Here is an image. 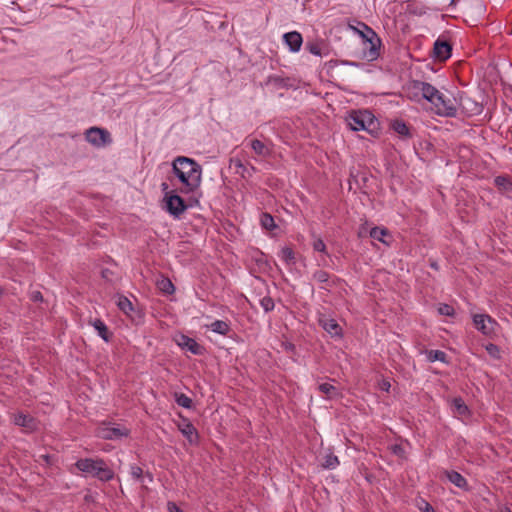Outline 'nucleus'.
Wrapping results in <instances>:
<instances>
[{"instance_id":"6e6552de","label":"nucleus","mask_w":512,"mask_h":512,"mask_svg":"<svg viewBox=\"0 0 512 512\" xmlns=\"http://www.w3.org/2000/svg\"><path fill=\"white\" fill-rule=\"evenodd\" d=\"M457 111L460 110L466 116L476 115L481 111V107L477 102L467 97L463 93H458Z\"/></svg>"},{"instance_id":"a18cd8bd","label":"nucleus","mask_w":512,"mask_h":512,"mask_svg":"<svg viewBox=\"0 0 512 512\" xmlns=\"http://www.w3.org/2000/svg\"><path fill=\"white\" fill-rule=\"evenodd\" d=\"M161 186H162V190H163V191H166V190L168 189V185H167V183H162V185H161Z\"/></svg>"},{"instance_id":"39448f33","label":"nucleus","mask_w":512,"mask_h":512,"mask_svg":"<svg viewBox=\"0 0 512 512\" xmlns=\"http://www.w3.org/2000/svg\"><path fill=\"white\" fill-rule=\"evenodd\" d=\"M360 28H355L359 35L368 45V50L365 51V57L369 60H375L379 56L380 38L377 34L365 23H359Z\"/></svg>"},{"instance_id":"a19ab883","label":"nucleus","mask_w":512,"mask_h":512,"mask_svg":"<svg viewBox=\"0 0 512 512\" xmlns=\"http://www.w3.org/2000/svg\"><path fill=\"white\" fill-rule=\"evenodd\" d=\"M418 508L422 511V512H435L434 508L432 507L431 504H429L427 501L421 499L419 502H418Z\"/></svg>"},{"instance_id":"412c9836","label":"nucleus","mask_w":512,"mask_h":512,"mask_svg":"<svg viewBox=\"0 0 512 512\" xmlns=\"http://www.w3.org/2000/svg\"><path fill=\"white\" fill-rule=\"evenodd\" d=\"M209 328L211 331L220 334V335H227L230 331V326L227 322L222 320H216L213 323L210 324Z\"/></svg>"},{"instance_id":"49530a36","label":"nucleus","mask_w":512,"mask_h":512,"mask_svg":"<svg viewBox=\"0 0 512 512\" xmlns=\"http://www.w3.org/2000/svg\"><path fill=\"white\" fill-rule=\"evenodd\" d=\"M42 457L44 458V461L49 462L50 457L48 455H43Z\"/></svg>"},{"instance_id":"0eeeda50","label":"nucleus","mask_w":512,"mask_h":512,"mask_svg":"<svg viewBox=\"0 0 512 512\" xmlns=\"http://www.w3.org/2000/svg\"><path fill=\"white\" fill-rule=\"evenodd\" d=\"M86 140L96 147H104L112 143L111 134L104 128L91 127L85 133Z\"/></svg>"},{"instance_id":"c03bdc74","label":"nucleus","mask_w":512,"mask_h":512,"mask_svg":"<svg viewBox=\"0 0 512 512\" xmlns=\"http://www.w3.org/2000/svg\"><path fill=\"white\" fill-rule=\"evenodd\" d=\"M391 385L389 383V381L387 380H383L382 383H381V389L384 390V391H389Z\"/></svg>"},{"instance_id":"a878e982","label":"nucleus","mask_w":512,"mask_h":512,"mask_svg":"<svg viewBox=\"0 0 512 512\" xmlns=\"http://www.w3.org/2000/svg\"><path fill=\"white\" fill-rule=\"evenodd\" d=\"M318 389L321 393L325 394L330 399L340 395L338 389L329 383L320 384Z\"/></svg>"},{"instance_id":"5701e85b","label":"nucleus","mask_w":512,"mask_h":512,"mask_svg":"<svg viewBox=\"0 0 512 512\" xmlns=\"http://www.w3.org/2000/svg\"><path fill=\"white\" fill-rule=\"evenodd\" d=\"M452 410L455 414H457L459 416H464V415L468 414V411H469L467 405L459 397L454 398L452 400Z\"/></svg>"},{"instance_id":"393cba45","label":"nucleus","mask_w":512,"mask_h":512,"mask_svg":"<svg viewBox=\"0 0 512 512\" xmlns=\"http://www.w3.org/2000/svg\"><path fill=\"white\" fill-rule=\"evenodd\" d=\"M339 465V459L332 452L327 453L324 456L321 466L324 469H335Z\"/></svg>"},{"instance_id":"37998d69","label":"nucleus","mask_w":512,"mask_h":512,"mask_svg":"<svg viewBox=\"0 0 512 512\" xmlns=\"http://www.w3.org/2000/svg\"><path fill=\"white\" fill-rule=\"evenodd\" d=\"M31 298L33 301H41L43 299L41 292L35 291L31 294Z\"/></svg>"},{"instance_id":"c9c22d12","label":"nucleus","mask_w":512,"mask_h":512,"mask_svg":"<svg viewBox=\"0 0 512 512\" xmlns=\"http://www.w3.org/2000/svg\"><path fill=\"white\" fill-rule=\"evenodd\" d=\"M159 288L167 294H172L175 290L173 283L167 278L159 282Z\"/></svg>"},{"instance_id":"7c9ffc66","label":"nucleus","mask_w":512,"mask_h":512,"mask_svg":"<svg viewBox=\"0 0 512 512\" xmlns=\"http://www.w3.org/2000/svg\"><path fill=\"white\" fill-rule=\"evenodd\" d=\"M281 259L288 265L295 263V253L289 247H284L280 254Z\"/></svg>"},{"instance_id":"6ab92c4d","label":"nucleus","mask_w":512,"mask_h":512,"mask_svg":"<svg viewBox=\"0 0 512 512\" xmlns=\"http://www.w3.org/2000/svg\"><path fill=\"white\" fill-rule=\"evenodd\" d=\"M92 325L95 328V330L98 332V335L105 342H109L111 334L109 333L108 327L106 326V324L102 320L96 319V320H94Z\"/></svg>"},{"instance_id":"aec40b11","label":"nucleus","mask_w":512,"mask_h":512,"mask_svg":"<svg viewBox=\"0 0 512 512\" xmlns=\"http://www.w3.org/2000/svg\"><path fill=\"white\" fill-rule=\"evenodd\" d=\"M130 475L132 476V478H134L135 480L140 481V482H144V478H148L149 482L153 481L152 474L147 472L144 475L142 468L137 465H132L130 467Z\"/></svg>"},{"instance_id":"20e7f679","label":"nucleus","mask_w":512,"mask_h":512,"mask_svg":"<svg viewBox=\"0 0 512 512\" xmlns=\"http://www.w3.org/2000/svg\"><path fill=\"white\" fill-rule=\"evenodd\" d=\"M346 120L348 126L353 131H367L373 133L378 126V121L368 110L352 111Z\"/></svg>"},{"instance_id":"9b49d317","label":"nucleus","mask_w":512,"mask_h":512,"mask_svg":"<svg viewBox=\"0 0 512 512\" xmlns=\"http://www.w3.org/2000/svg\"><path fill=\"white\" fill-rule=\"evenodd\" d=\"M475 327L485 335H490L494 331L496 322L486 314H476L473 317Z\"/></svg>"},{"instance_id":"58836bf2","label":"nucleus","mask_w":512,"mask_h":512,"mask_svg":"<svg viewBox=\"0 0 512 512\" xmlns=\"http://www.w3.org/2000/svg\"><path fill=\"white\" fill-rule=\"evenodd\" d=\"M313 249L318 252L326 253V245L321 238L314 240Z\"/></svg>"},{"instance_id":"4be33fe9","label":"nucleus","mask_w":512,"mask_h":512,"mask_svg":"<svg viewBox=\"0 0 512 512\" xmlns=\"http://www.w3.org/2000/svg\"><path fill=\"white\" fill-rule=\"evenodd\" d=\"M232 163L237 169L236 172L239 173L242 177L251 176L256 170L255 167L253 166H251L250 168L247 167L239 159L232 160Z\"/></svg>"},{"instance_id":"9d476101","label":"nucleus","mask_w":512,"mask_h":512,"mask_svg":"<svg viewBox=\"0 0 512 512\" xmlns=\"http://www.w3.org/2000/svg\"><path fill=\"white\" fill-rule=\"evenodd\" d=\"M177 427L191 445L198 444L199 434L194 425L188 419L182 418V420L177 424Z\"/></svg>"},{"instance_id":"c756f323","label":"nucleus","mask_w":512,"mask_h":512,"mask_svg":"<svg viewBox=\"0 0 512 512\" xmlns=\"http://www.w3.org/2000/svg\"><path fill=\"white\" fill-rule=\"evenodd\" d=\"M392 128L396 133L402 136H409V127L406 125V123L402 120H396L392 124Z\"/></svg>"},{"instance_id":"e433bc0d","label":"nucleus","mask_w":512,"mask_h":512,"mask_svg":"<svg viewBox=\"0 0 512 512\" xmlns=\"http://www.w3.org/2000/svg\"><path fill=\"white\" fill-rule=\"evenodd\" d=\"M260 304H261V307L264 309L265 312H269V311H272L274 309V301L271 297H263L261 300H260Z\"/></svg>"},{"instance_id":"72a5a7b5","label":"nucleus","mask_w":512,"mask_h":512,"mask_svg":"<svg viewBox=\"0 0 512 512\" xmlns=\"http://www.w3.org/2000/svg\"><path fill=\"white\" fill-rule=\"evenodd\" d=\"M260 221L262 227L267 230H272L276 227L274 218L268 213H263Z\"/></svg>"},{"instance_id":"f257e3e1","label":"nucleus","mask_w":512,"mask_h":512,"mask_svg":"<svg viewBox=\"0 0 512 512\" xmlns=\"http://www.w3.org/2000/svg\"><path fill=\"white\" fill-rule=\"evenodd\" d=\"M410 89L413 90L414 97L421 95L423 99L431 104V111L434 114L450 118L457 116L456 96L450 98L432 84L420 80L412 81Z\"/></svg>"},{"instance_id":"2eb2a0df","label":"nucleus","mask_w":512,"mask_h":512,"mask_svg":"<svg viewBox=\"0 0 512 512\" xmlns=\"http://www.w3.org/2000/svg\"><path fill=\"white\" fill-rule=\"evenodd\" d=\"M452 47L447 41L437 39L434 43V55L437 59L444 61L451 56Z\"/></svg>"},{"instance_id":"dca6fc26","label":"nucleus","mask_w":512,"mask_h":512,"mask_svg":"<svg viewBox=\"0 0 512 512\" xmlns=\"http://www.w3.org/2000/svg\"><path fill=\"white\" fill-rule=\"evenodd\" d=\"M320 324L331 336H341L342 329L334 319H321Z\"/></svg>"},{"instance_id":"1a4fd4ad","label":"nucleus","mask_w":512,"mask_h":512,"mask_svg":"<svg viewBox=\"0 0 512 512\" xmlns=\"http://www.w3.org/2000/svg\"><path fill=\"white\" fill-rule=\"evenodd\" d=\"M128 434L129 430L122 426L104 425L98 429V436L107 440L120 439L128 436Z\"/></svg>"},{"instance_id":"423d86ee","label":"nucleus","mask_w":512,"mask_h":512,"mask_svg":"<svg viewBox=\"0 0 512 512\" xmlns=\"http://www.w3.org/2000/svg\"><path fill=\"white\" fill-rule=\"evenodd\" d=\"M165 209L174 218H180V216L187 210L188 206L184 199L177 195L174 191L165 193Z\"/></svg>"},{"instance_id":"c85d7f7f","label":"nucleus","mask_w":512,"mask_h":512,"mask_svg":"<svg viewBox=\"0 0 512 512\" xmlns=\"http://www.w3.org/2000/svg\"><path fill=\"white\" fill-rule=\"evenodd\" d=\"M427 358L430 362L441 361L447 362V355L441 350H429L427 351Z\"/></svg>"},{"instance_id":"a211bd4d","label":"nucleus","mask_w":512,"mask_h":512,"mask_svg":"<svg viewBox=\"0 0 512 512\" xmlns=\"http://www.w3.org/2000/svg\"><path fill=\"white\" fill-rule=\"evenodd\" d=\"M250 146L258 156L267 157L271 154V150L258 139H253L250 143Z\"/></svg>"},{"instance_id":"f03ea898","label":"nucleus","mask_w":512,"mask_h":512,"mask_svg":"<svg viewBox=\"0 0 512 512\" xmlns=\"http://www.w3.org/2000/svg\"><path fill=\"white\" fill-rule=\"evenodd\" d=\"M172 170L183 185L180 188L181 193L189 194L200 187L202 168L195 160L178 156L173 161Z\"/></svg>"},{"instance_id":"cd10ccee","label":"nucleus","mask_w":512,"mask_h":512,"mask_svg":"<svg viewBox=\"0 0 512 512\" xmlns=\"http://www.w3.org/2000/svg\"><path fill=\"white\" fill-rule=\"evenodd\" d=\"M117 306L125 314H129L131 311H133V305L131 301L125 296L118 297Z\"/></svg>"},{"instance_id":"ddd939ff","label":"nucleus","mask_w":512,"mask_h":512,"mask_svg":"<svg viewBox=\"0 0 512 512\" xmlns=\"http://www.w3.org/2000/svg\"><path fill=\"white\" fill-rule=\"evenodd\" d=\"M177 344L188 351H190L194 355H201L203 353L204 348L198 344L193 338H190L186 335H180L177 339Z\"/></svg>"},{"instance_id":"de8ad7c7","label":"nucleus","mask_w":512,"mask_h":512,"mask_svg":"<svg viewBox=\"0 0 512 512\" xmlns=\"http://www.w3.org/2000/svg\"><path fill=\"white\" fill-rule=\"evenodd\" d=\"M502 512H511V509L509 507H505Z\"/></svg>"},{"instance_id":"79ce46f5","label":"nucleus","mask_w":512,"mask_h":512,"mask_svg":"<svg viewBox=\"0 0 512 512\" xmlns=\"http://www.w3.org/2000/svg\"><path fill=\"white\" fill-rule=\"evenodd\" d=\"M167 509L169 512H183L174 502H168Z\"/></svg>"},{"instance_id":"f8f14e48","label":"nucleus","mask_w":512,"mask_h":512,"mask_svg":"<svg viewBox=\"0 0 512 512\" xmlns=\"http://www.w3.org/2000/svg\"><path fill=\"white\" fill-rule=\"evenodd\" d=\"M12 421L15 425L20 426L29 432L36 430L38 426V422L33 416L24 414L23 412L13 414Z\"/></svg>"},{"instance_id":"b1692460","label":"nucleus","mask_w":512,"mask_h":512,"mask_svg":"<svg viewBox=\"0 0 512 512\" xmlns=\"http://www.w3.org/2000/svg\"><path fill=\"white\" fill-rule=\"evenodd\" d=\"M447 478L451 483H453L455 486L459 488H464L467 486L466 479L456 471L447 472Z\"/></svg>"},{"instance_id":"7ed1b4c3","label":"nucleus","mask_w":512,"mask_h":512,"mask_svg":"<svg viewBox=\"0 0 512 512\" xmlns=\"http://www.w3.org/2000/svg\"><path fill=\"white\" fill-rule=\"evenodd\" d=\"M75 466L80 471L90 474L102 482H108L114 478V472L110 469L105 461L100 458H83L79 459Z\"/></svg>"},{"instance_id":"bb28decb","label":"nucleus","mask_w":512,"mask_h":512,"mask_svg":"<svg viewBox=\"0 0 512 512\" xmlns=\"http://www.w3.org/2000/svg\"><path fill=\"white\" fill-rule=\"evenodd\" d=\"M388 235V231L385 228L374 227L370 230V237L378 240L382 243H387L385 237Z\"/></svg>"},{"instance_id":"2f4dec72","label":"nucleus","mask_w":512,"mask_h":512,"mask_svg":"<svg viewBox=\"0 0 512 512\" xmlns=\"http://www.w3.org/2000/svg\"><path fill=\"white\" fill-rule=\"evenodd\" d=\"M313 279L318 283H324L331 286L330 275L324 270H317L313 273Z\"/></svg>"},{"instance_id":"473e14b6","label":"nucleus","mask_w":512,"mask_h":512,"mask_svg":"<svg viewBox=\"0 0 512 512\" xmlns=\"http://www.w3.org/2000/svg\"><path fill=\"white\" fill-rule=\"evenodd\" d=\"M176 403L184 408L190 409L192 407V399L183 393L175 394Z\"/></svg>"},{"instance_id":"ea45409f","label":"nucleus","mask_w":512,"mask_h":512,"mask_svg":"<svg viewBox=\"0 0 512 512\" xmlns=\"http://www.w3.org/2000/svg\"><path fill=\"white\" fill-rule=\"evenodd\" d=\"M486 350L487 352L494 358H499L500 357V350L498 348L497 345L495 344H488L486 346Z\"/></svg>"},{"instance_id":"f3484780","label":"nucleus","mask_w":512,"mask_h":512,"mask_svg":"<svg viewBox=\"0 0 512 512\" xmlns=\"http://www.w3.org/2000/svg\"><path fill=\"white\" fill-rule=\"evenodd\" d=\"M495 186L503 193H511L512 192V181L507 176H497L494 179Z\"/></svg>"},{"instance_id":"4c0bfd02","label":"nucleus","mask_w":512,"mask_h":512,"mask_svg":"<svg viewBox=\"0 0 512 512\" xmlns=\"http://www.w3.org/2000/svg\"><path fill=\"white\" fill-rule=\"evenodd\" d=\"M438 312L441 315L452 316L454 314V309L448 304H441L438 308Z\"/></svg>"},{"instance_id":"4468645a","label":"nucleus","mask_w":512,"mask_h":512,"mask_svg":"<svg viewBox=\"0 0 512 512\" xmlns=\"http://www.w3.org/2000/svg\"><path fill=\"white\" fill-rule=\"evenodd\" d=\"M283 39L292 52H298L303 43L302 35L297 31L285 33Z\"/></svg>"},{"instance_id":"f704fd0d","label":"nucleus","mask_w":512,"mask_h":512,"mask_svg":"<svg viewBox=\"0 0 512 512\" xmlns=\"http://www.w3.org/2000/svg\"><path fill=\"white\" fill-rule=\"evenodd\" d=\"M306 49L313 55L322 56L323 44L319 42H309L306 44Z\"/></svg>"}]
</instances>
